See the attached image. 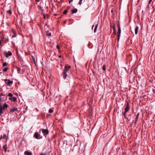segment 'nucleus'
Listing matches in <instances>:
<instances>
[{
    "label": "nucleus",
    "instance_id": "nucleus-31",
    "mask_svg": "<svg viewBox=\"0 0 155 155\" xmlns=\"http://www.w3.org/2000/svg\"><path fill=\"white\" fill-rule=\"evenodd\" d=\"M56 48L58 49L59 50V48H60V47L59 46L57 45V46H56Z\"/></svg>",
    "mask_w": 155,
    "mask_h": 155
},
{
    "label": "nucleus",
    "instance_id": "nucleus-46",
    "mask_svg": "<svg viewBox=\"0 0 155 155\" xmlns=\"http://www.w3.org/2000/svg\"><path fill=\"white\" fill-rule=\"evenodd\" d=\"M94 27V25H93L92 26V28H92V29H93V27Z\"/></svg>",
    "mask_w": 155,
    "mask_h": 155
},
{
    "label": "nucleus",
    "instance_id": "nucleus-19",
    "mask_svg": "<svg viewBox=\"0 0 155 155\" xmlns=\"http://www.w3.org/2000/svg\"><path fill=\"white\" fill-rule=\"evenodd\" d=\"M17 101V98L16 97H12V101L13 102H15Z\"/></svg>",
    "mask_w": 155,
    "mask_h": 155
},
{
    "label": "nucleus",
    "instance_id": "nucleus-10",
    "mask_svg": "<svg viewBox=\"0 0 155 155\" xmlns=\"http://www.w3.org/2000/svg\"><path fill=\"white\" fill-rule=\"evenodd\" d=\"M78 9L77 8H73L71 10V13L74 14L77 12Z\"/></svg>",
    "mask_w": 155,
    "mask_h": 155
},
{
    "label": "nucleus",
    "instance_id": "nucleus-23",
    "mask_svg": "<svg viewBox=\"0 0 155 155\" xmlns=\"http://www.w3.org/2000/svg\"><path fill=\"white\" fill-rule=\"evenodd\" d=\"M7 12L9 13V14H11L12 13V11L11 10H8L7 11Z\"/></svg>",
    "mask_w": 155,
    "mask_h": 155
},
{
    "label": "nucleus",
    "instance_id": "nucleus-18",
    "mask_svg": "<svg viewBox=\"0 0 155 155\" xmlns=\"http://www.w3.org/2000/svg\"><path fill=\"white\" fill-rule=\"evenodd\" d=\"M8 106L7 104L6 103H5L3 105V108L4 109L5 108H7L8 107Z\"/></svg>",
    "mask_w": 155,
    "mask_h": 155
},
{
    "label": "nucleus",
    "instance_id": "nucleus-32",
    "mask_svg": "<svg viewBox=\"0 0 155 155\" xmlns=\"http://www.w3.org/2000/svg\"><path fill=\"white\" fill-rule=\"evenodd\" d=\"M114 30L113 33L114 34L116 35V29L115 30Z\"/></svg>",
    "mask_w": 155,
    "mask_h": 155
},
{
    "label": "nucleus",
    "instance_id": "nucleus-16",
    "mask_svg": "<svg viewBox=\"0 0 155 155\" xmlns=\"http://www.w3.org/2000/svg\"><path fill=\"white\" fill-rule=\"evenodd\" d=\"M98 25V24H97L96 25H95V27L94 30V32L95 33L96 32L97 29Z\"/></svg>",
    "mask_w": 155,
    "mask_h": 155
},
{
    "label": "nucleus",
    "instance_id": "nucleus-49",
    "mask_svg": "<svg viewBox=\"0 0 155 155\" xmlns=\"http://www.w3.org/2000/svg\"><path fill=\"white\" fill-rule=\"evenodd\" d=\"M41 10H42V11H43V10L42 9Z\"/></svg>",
    "mask_w": 155,
    "mask_h": 155
},
{
    "label": "nucleus",
    "instance_id": "nucleus-12",
    "mask_svg": "<svg viewBox=\"0 0 155 155\" xmlns=\"http://www.w3.org/2000/svg\"><path fill=\"white\" fill-rule=\"evenodd\" d=\"M24 153L25 155H32V153L29 152L27 151H25Z\"/></svg>",
    "mask_w": 155,
    "mask_h": 155
},
{
    "label": "nucleus",
    "instance_id": "nucleus-37",
    "mask_svg": "<svg viewBox=\"0 0 155 155\" xmlns=\"http://www.w3.org/2000/svg\"><path fill=\"white\" fill-rule=\"evenodd\" d=\"M41 155H46V153H41Z\"/></svg>",
    "mask_w": 155,
    "mask_h": 155
},
{
    "label": "nucleus",
    "instance_id": "nucleus-28",
    "mask_svg": "<svg viewBox=\"0 0 155 155\" xmlns=\"http://www.w3.org/2000/svg\"><path fill=\"white\" fill-rule=\"evenodd\" d=\"M68 12V11L67 10H65L64 12H63V14H66Z\"/></svg>",
    "mask_w": 155,
    "mask_h": 155
},
{
    "label": "nucleus",
    "instance_id": "nucleus-44",
    "mask_svg": "<svg viewBox=\"0 0 155 155\" xmlns=\"http://www.w3.org/2000/svg\"><path fill=\"white\" fill-rule=\"evenodd\" d=\"M44 18L45 19V18H46V17H45V15H44Z\"/></svg>",
    "mask_w": 155,
    "mask_h": 155
},
{
    "label": "nucleus",
    "instance_id": "nucleus-4",
    "mask_svg": "<svg viewBox=\"0 0 155 155\" xmlns=\"http://www.w3.org/2000/svg\"><path fill=\"white\" fill-rule=\"evenodd\" d=\"M42 132L44 136L47 135L49 133V131L48 129H42Z\"/></svg>",
    "mask_w": 155,
    "mask_h": 155
},
{
    "label": "nucleus",
    "instance_id": "nucleus-34",
    "mask_svg": "<svg viewBox=\"0 0 155 155\" xmlns=\"http://www.w3.org/2000/svg\"><path fill=\"white\" fill-rule=\"evenodd\" d=\"M152 91L154 94H155V89H153Z\"/></svg>",
    "mask_w": 155,
    "mask_h": 155
},
{
    "label": "nucleus",
    "instance_id": "nucleus-21",
    "mask_svg": "<svg viewBox=\"0 0 155 155\" xmlns=\"http://www.w3.org/2000/svg\"><path fill=\"white\" fill-rule=\"evenodd\" d=\"M111 27H112L113 30H115V29H116L115 28V24H113V25L111 26Z\"/></svg>",
    "mask_w": 155,
    "mask_h": 155
},
{
    "label": "nucleus",
    "instance_id": "nucleus-43",
    "mask_svg": "<svg viewBox=\"0 0 155 155\" xmlns=\"http://www.w3.org/2000/svg\"><path fill=\"white\" fill-rule=\"evenodd\" d=\"M73 0H71L69 1V3H70L71 2L73 1Z\"/></svg>",
    "mask_w": 155,
    "mask_h": 155
},
{
    "label": "nucleus",
    "instance_id": "nucleus-15",
    "mask_svg": "<svg viewBox=\"0 0 155 155\" xmlns=\"http://www.w3.org/2000/svg\"><path fill=\"white\" fill-rule=\"evenodd\" d=\"M6 134H4L3 135V136H1V139H6Z\"/></svg>",
    "mask_w": 155,
    "mask_h": 155
},
{
    "label": "nucleus",
    "instance_id": "nucleus-5",
    "mask_svg": "<svg viewBox=\"0 0 155 155\" xmlns=\"http://www.w3.org/2000/svg\"><path fill=\"white\" fill-rule=\"evenodd\" d=\"M40 136V134L38 132H35L34 135V137L37 139H40L39 137Z\"/></svg>",
    "mask_w": 155,
    "mask_h": 155
},
{
    "label": "nucleus",
    "instance_id": "nucleus-39",
    "mask_svg": "<svg viewBox=\"0 0 155 155\" xmlns=\"http://www.w3.org/2000/svg\"><path fill=\"white\" fill-rule=\"evenodd\" d=\"M9 99L10 100H11V101H12V97H9Z\"/></svg>",
    "mask_w": 155,
    "mask_h": 155
},
{
    "label": "nucleus",
    "instance_id": "nucleus-11",
    "mask_svg": "<svg viewBox=\"0 0 155 155\" xmlns=\"http://www.w3.org/2000/svg\"><path fill=\"white\" fill-rule=\"evenodd\" d=\"M139 29V27L137 26H136V28L135 29V33L136 35H137L138 33V31Z\"/></svg>",
    "mask_w": 155,
    "mask_h": 155
},
{
    "label": "nucleus",
    "instance_id": "nucleus-29",
    "mask_svg": "<svg viewBox=\"0 0 155 155\" xmlns=\"http://www.w3.org/2000/svg\"><path fill=\"white\" fill-rule=\"evenodd\" d=\"M82 1L83 0H80V1L78 3V4H79L80 5H81L82 4Z\"/></svg>",
    "mask_w": 155,
    "mask_h": 155
},
{
    "label": "nucleus",
    "instance_id": "nucleus-8",
    "mask_svg": "<svg viewBox=\"0 0 155 155\" xmlns=\"http://www.w3.org/2000/svg\"><path fill=\"white\" fill-rule=\"evenodd\" d=\"M129 105L128 103H127V106L125 108V112H127L129 110Z\"/></svg>",
    "mask_w": 155,
    "mask_h": 155
},
{
    "label": "nucleus",
    "instance_id": "nucleus-33",
    "mask_svg": "<svg viewBox=\"0 0 155 155\" xmlns=\"http://www.w3.org/2000/svg\"><path fill=\"white\" fill-rule=\"evenodd\" d=\"M1 38L2 39H4V37L3 36V35H2V36H1Z\"/></svg>",
    "mask_w": 155,
    "mask_h": 155
},
{
    "label": "nucleus",
    "instance_id": "nucleus-3",
    "mask_svg": "<svg viewBox=\"0 0 155 155\" xmlns=\"http://www.w3.org/2000/svg\"><path fill=\"white\" fill-rule=\"evenodd\" d=\"M5 83L8 85L10 86L13 84V81L9 79H5Z\"/></svg>",
    "mask_w": 155,
    "mask_h": 155
},
{
    "label": "nucleus",
    "instance_id": "nucleus-22",
    "mask_svg": "<svg viewBox=\"0 0 155 155\" xmlns=\"http://www.w3.org/2000/svg\"><path fill=\"white\" fill-rule=\"evenodd\" d=\"M13 94L11 93H9L8 94V96L10 97H13Z\"/></svg>",
    "mask_w": 155,
    "mask_h": 155
},
{
    "label": "nucleus",
    "instance_id": "nucleus-41",
    "mask_svg": "<svg viewBox=\"0 0 155 155\" xmlns=\"http://www.w3.org/2000/svg\"><path fill=\"white\" fill-rule=\"evenodd\" d=\"M40 0H35V1L36 2H40Z\"/></svg>",
    "mask_w": 155,
    "mask_h": 155
},
{
    "label": "nucleus",
    "instance_id": "nucleus-2",
    "mask_svg": "<svg viewBox=\"0 0 155 155\" xmlns=\"http://www.w3.org/2000/svg\"><path fill=\"white\" fill-rule=\"evenodd\" d=\"M4 53L5 56L7 58L12 56V53L10 51H8V52L5 51L4 52Z\"/></svg>",
    "mask_w": 155,
    "mask_h": 155
},
{
    "label": "nucleus",
    "instance_id": "nucleus-6",
    "mask_svg": "<svg viewBox=\"0 0 155 155\" xmlns=\"http://www.w3.org/2000/svg\"><path fill=\"white\" fill-rule=\"evenodd\" d=\"M71 68L70 66L69 65L68 67L67 65H66L64 67V69L63 70V72H67L68 71L69 69Z\"/></svg>",
    "mask_w": 155,
    "mask_h": 155
},
{
    "label": "nucleus",
    "instance_id": "nucleus-24",
    "mask_svg": "<svg viewBox=\"0 0 155 155\" xmlns=\"http://www.w3.org/2000/svg\"><path fill=\"white\" fill-rule=\"evenodd\" d=\"M102 69L104 71H106L105 65H103V67H102Z\"/></svg>",
    "mask_w": 155,
    "mask_h": 155
},
{
    "label": "nucleus",
    "instance_id": "nucleus-14",
    "mask_svg": "<svg viewBox=\"0 0 155 155\" xmlns=\"http://www.w3.org/2000/svg\"><path fill=\"white\" fill-rule=\"evenodd\" d=\"M17 110V109L15 107H14L12 109H11L10 111L12 112H13L15 111H16Z\"/></svg>",
    "mask_w": 155,
    "mask_h": 155
},
{
    "label": "nucleus",
    "instance_id": "nucleus-1",
    "mask_svg": "<svg viewBox=\"0 0 155 155\" xmlns=\"http://www.w3.org/2000/svg\"><path fill=\"white\" fill-rule=\"evenodd\" d=\"M121 29L120 26L118 24V33L117 34V41H118L119 40L120 37V35L121 33Z\"/></svg>",
    "mask_w": 155,
    "mask_h": 155
},
{
    "label": "nucleus",
    "instance_id": "nucleus-48",
    "mask_svg": "<svg viewBox=\"0 0 155 155\" xmlns=\"http://www.w3.org/2000/svg\"><path fill=\"white\" fill-rule=\"evenodd\" d=\"M144 96H145L144 95H143V97H144Z\"/></svg>",
    "mask_w": 155,
    "mask_h": 155
},
{
    "label": "nucleus",
    "instance_id": "nucleus-7",
    "mask_svg": "<svg viewBox=\"0 0 155 155\" xmlns=\"http://www.w3.org/2000/svg\"><path fill=\"white\" fill-rule=\"evenodd\" d=\"M139 115V113H138L135 119V121L134 122V121H133V122H134V124L135 125L136 124V123L137 120L138 119V117Z\"/></svg>",
    "mask_w": 155,
    "mask_h": 155
},
{
    "label": "nucleus",
    "instance_id": "nucleus-26",
    "mask_svg": "<svg viewBox=\"0 0 155 155\" xmlns=\"http://www.w3.org/2000/svg\"><path fill=\"white\" fill-rule=\"evenodd\" d=\"M53 110H52L51 109H50L49 110V113H52L53 112Z\"/></svg>",
    "mask_w": 155,
    "mask_h": 155
},
{
    "label": "nucleus",
    "instance_id": "nucleus-50",
    "mask_svg": "<svg viewBox=\"0 0 155 155\" xmlns=\"http://www.w3.org/2000/svg\"><path fill=\"white\" fill-rule=\"evenodd\" d=\"M113 12V11H111V12Z\"/></svg>",
    "mask_w": 155,
    "mask_h": 155
},
{
    "label": "nucleus",
    "instance_id": "nucleus-35",
    "mask_svg": "<svg viewBox=\"0 0 155 155\" xmlns=\"http://www.w3.org/2000/svg\"><path fill=\"white\" fill-rule=\"evenodd\" d=\"M32 60H33L34 61V62H35V58L32 56Z\"/></svg>",
    "mask_w": 155,
    "mask_h": 155
},
{
    "label": "nucleus",
    "instance_id": "nucleus-20",
    "mask_svg": "<svg viewBox=\"0 0 155 155\" xmlns=\"http://www.w3.org/2000/svg\"><path fill=\"white\" fill-rule=\"evenodd\" d=\"M16 68L17 69L18 73H20V68H19L18 67H16Z\"/></svg>",
    "mask_w": 155,
    "mask_h": 155
},
{
    "label": "nucleus",
    "instance_id": "nucleus-47",
    "mask_svg": "<svg viewBox=\"0 0 155 155\" xmlns=\"http://www.w3.org/2000/svg\"><path fill=\"white\" fill-rule=\"evenodd\" d=\"M2 43H1V41H0V44H1Z\"/></svg>",
    "mask_w": 155,
    "mask_h": 155
},
{
    "label": "nucleus",
    "instance_id": "nucleus-38",
    "mask_svg": "<svg viewBox=\"0 0 155 155\" xmlns=\"http://www.w3.org/2000/svg\"><path fill=\"white\" fill-rule=\"evenodd\" d=\"M3 95V94L2 93H1L0 94V96L2 97Z\"/></svg>",
    "mask_w": 155,
    "mask_h": 155
},
{
    "label": "nucleus",
    "instance_id": "nucleus-45",
    "mask_svg": "<svg viewBox=\"0 0 155 155\" xmlns=\"http://www.w3.org/2000/svg\"><path fill=\"white\" fill-rule=\"evenodd\" d=\"M59 57L60 58H61V55L59 56Z\"/></svg>",
    "mask_w": 155,
    "mask_h": 155
},
{
    "label": "nucleus",
    "instance_id": "nucleus-40",
    "mask_svg": "<svg viewBox=\"0 0 155 155\" xmlns=\"http://www.w3.org/2000/svg\"><path fill=\"white\" fill-rule=\"evenodd\" d=\"M127 112H125V111L124 112H123V115H126V113Z\"/></svg>",
    "mask_w": 155,
    "mask_h": 155
},
{
    "label": "nucleus",
    "instance_id": "nucleus-25",
    "mask_svg": "<svg viewBox=\"0 0 155 155\" xmlns=\"http://www.w3.org/2000/svg\"><path fill=\"white\" fill-rule=\"evenodd\" d=\"M8 68H5L3 69V71L4 72H6L7 71Z\"/></svg>",
    "mask_w": 155,
    "mask_h": 155
},
{
    "label": "nucleus",
    "instance_id": "nucleus-36",
    "mask_svg": "<svg viewBox=\"0 0 155 155\" xmlns=\"http://www.w3.org/2000/svg\"><path fill=\"white\" fill-rule=\"evenodd\" d=\"M124 117L125 118V119H127V117L126 115H124Z\"/></svg>",
    "mask_w": 155,
    "mask_h": 155
},
{
    "label": "nucleus",
    "instance_id": "nucleus-13",
    "mask_svg": "<svg viewBox=\"0 0 155 155\" xmlns=\"http://www.w3.org/2000/svg\"><path fill=\"white\" fill-rule=\"evenodd\" d=\"M3 110H4V108L2 106H0V116H2V114L3 113L2 111Z\"/></svg>",
    "mask_w": 155,
    "mask_h": 155
},
{
    "label": "nucleus",
    "instance_id": "nucleus-17",
    "mask_svg": "<svg viewBox=\"0 0 155 155\" xmlns=\"http://www.w3.org/2000/svg\"><path fill=\"white\" fill-rule=\"evenodd\" d=\"M7 148L6 145H5L3 146V148L5 152L7 151Z\"/></svg>",
    "mask_w": 155,
    "mask_h": 155
},
{
    "label": "nucleus",
    "instance_id": "nucleus-30",
    "mask_svg": "<svg viewBox=\"0 0 155 155\" xmlns=\"http://www.w3.org/2000/svg\"><path fill=\"white\" fill-rule=\"evenodd\" d=\"M51 33H47V35L49 36H51Z\"/></svg>",
    "mask_w": 155,
    "mask_h": 155
},
{
    "label": "nucleus",
    "instance_id": "nucleus-42",
    "mask_svg": "<svg viewBox=\"0 0 155 155\" xmlns=\"http://www.w3.org/2000/svg\"><path fill=\"white\" fill-rule=\"evenodd\" d=\"M152 0H150L149 1V4H150Z\"/></svg>",
    "mask_w": 155,
    "mask_h": 155
},
{
    "label": "nucleus",
    "instance_id": "nucleus-27",
    "mask_svg": "<svg viewBox=\"0 0 155 155\" xmlns=\"http://www.w3.org/2000/svg\"><path fill=\"white\" fill-rule=\"evenodd\" d=\"M7 65V63L6 62H4L3 64V67L6 66Z\"/></svg>",
    "mask_w": 155,
    "mask_h": 155
},
{
    "label": "nucleus",
    "instance_id": "nucleus-9",
    "mask_svg": "<svg viewBox=\"0 0 155 155\" xmlns=\"http://www.w3.org/2000/svg\"><path fill=\"white\" fill-rule=\"evenodd\" d=\"M62 75H63V78L64 79H65L67 77V73L65 72H63Z\"/></svg>",
    "mask_w": 155,
    "mask_h": 155
}]
</instances>
